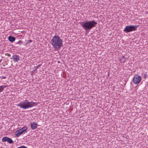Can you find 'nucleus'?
Masks as SVG:
<instances>
[{
  "label": "nucleus",
  "mask_w": 148,
  "mask_h": 148,
  "mask_svg": "<svg viewBox=\"0 0 148 148\" xmlns=\"http://www.w3.org/2000/svg\"><path fill=\"white\" fill-rule=\"evenodd\" d=\"M28 42H27V43H26V44H27L28 43H30L32 42V40H28Z\"/></svg>",
  "instance_id": "2eb2a0df"
},
{
  "label": "nucleus",
  "mask_w": 148,
  "mask_h": 148,
  "mask_svg": "<svg viewBox=\"0 0 148 148\" xmlns=\"http://www.w3.org/2000/svg\"><path fill=\"white\" fill-rule=\"evenodd\" d=\"M15 134L16 136L19 137L22 134V133L19 130L15 132Z\"/></svg>",
  "instance_id": "1a4fd4ad"
},
{
  "label": "nucleus",
  "mask_w": 148,
  "mask_h": 148,
  "mask_svg": "<svg viewBox=\"0 0 148 148\" xmlns=\"http://www.w3.org/2000/svg\"><path fill=\"white\" fill-rule=\"evenodd\" d=\"M51 44L56 50L59 49L63 46L62 40L58 36H54L51 40Z\"/></svg>",
  "instance_id": "f03ea898"
},
{
  "label": "nucleus",
  "mask_w": 148,
  "mask_h": 148,
  "mask_svg": "<svg viewBox=\"0 0 148 148\" xmlns=\"http://www.w3.org/2000/svg\"><path fill=\"white\" fill-rule=\"evenodd\" d=\"M8 38L9 41L11 42H13L15 40V38L14 37L11 36H9Z\"/></svg>",
  "instance_id": "9d476101"
},
{
  "label": "nucleus",
  "mask_w": 148,
  "mask_h": 148,
  "mask_svg": "<svg viewBox=\"0 0 148 148\" xmlns=\"http://www.w3.org/2000/svg\"><path fill=\"white\" fill-rule=\"evenodd\" d=\"M2 141L3 142L7 141L10 144L12 143L13 142L11 138L7 137H5L3 138L2 139Z\"/></svg>",
  "instance_id": "423d86ee"
},
{
  "label": "nucleus",
  "mask_w": 148,
  "mask_h": 148,
  "mask_svg": "<svg viewBox=\"0 0 148 148\" xmlns=\"http://www.w3.org/2000/svg\"><path fill=\"white\" fill-rule=\"evenodd\" d=\"M2 59H1V60H0V63H1V62L2 61Z\"/></svg>",
  "instance_id": "a211bd4d"
},
{
  "label": "nucleus",
  "mask_w": 148,
  "mask_h": 148,
  "mask_svg": "<svg viewBox=\"0 0 148 148\" xmlns=\"http://www.w3.org/2000/svg\"><path fill=\"white\" fill-rule=\"evenodd\" d=\"M121 62L123 63H124L126 60V59L124 57V56H123L120 59Z\"/></svg>",
  "instance_id": "f8f14e48"
},
{
  "label": "nucleus",
  "mask_w": 148,
  "mask_h": 148,
  "mask_svg": "<svg viewBox=\"0 0 148 148\" xmlns=\"http://www.w3.org/2000/svg\"><path fill=\"white\" fill-rule=\"evenodd\" d=\"M1 78L2 79H5L6 78V77L3 76H1Z\"/></svg>",
  "instance_id": "f3484780"
},
{
  "label": "nucleus",
  "mask_w": 148,
  "mask_h": 148,
  "mask_svg": "<svg viewBox=\"0 0 148 148\" xmlns=\"http://www.w3.org/2000/svg\"><path fill=\"white\" fill-rule=\"evenodd\" d=\"M141 79V77L138 75H136L134 76L133 81L135 84H137L140 83Z\"/></svg>",
  "instance_id": "39448f33"
},
{
  "label": "nucleus",
  "mask_w": 148,
  "mask_h": 148,
  "mask_svg": "<svg viewBox=\"0 0 148 148\" xmlns=\"http://www.w3.org/2000/svg\"><path fill=\"white\" fill-rule=\"evenodd\" d=\"M27 129V127L25 126L22 127L21 129H20V130L23 133L25 132Z\"/></svg>",
  "instance_id": "9b49d317"
},
{
  "label": "nucleus",
  "mask_w": 148,
  "mask_h": 148,
  "mask_svg": "<svg viewBox=\"0 0 148 148\" xmlns=\"http://www.w3.org/2000/svg\"><path fill=\"white\" fill-rule=\"evenodd\" d=\"M23 43V42L20 40L18 41V42H17V44H22Z\"/></svg>",
  "instance_id": "4468645a"
},
{
  "label": "nucleus",
  "mask_w": 148,
  "mask_h": 148,
  "mask_svg": "<svg viewBox=\"0 0 148 148\" xmlns=\"http://www.w3.org/2000/svg\"><path fill=\"white\" fill-rule=\"evenodd\" d=\"M137 28V26H127L124 29V31L126 32H130L132 31H134Z\"/></svg>",
  "instance_id": "20e7f679"
},
{
  "label": "nucleus",
  "mask_w": 148,
  "mask_h": 148,
  "mask_svg": "<svg viewBox=\"0 0 148 148\" xmlns=\"http://www.w3.org/2000/svg\"><path fill=\"white\" fill-rule=\"evenodd\" d=\"M31 128L32 129H35L37 128V124L35 122H33L31 123Z\"/></svg>",
  "instance_id": "6e6552de"
},
{
  "label": "nucleus",
  "mask_w": 148,
  "mask_h": 148,
  "mask_svg": "<svg viewBox=\"0 0 148 148\" xmlns=\"http://www.w3.org/2000/svg\"><path fill=\"white\" fill-rule=\"evenodd\" d=\"M40 65H38L37 66H36V69H38V68L39 67V66H40Z\"/></svg>",
  "instance_id": "dca6fc26"
},
{
  "label": "nucleus",
  "mask_w": 148,
  "mask_h": 148,
  "mask_svg": "<svg viewBox=\"0 0 148 148\" xmlns=\"http://www.w3.org/2000/svg\"><path fill=\"white\" fill-rule=\"evenodd\" d=\"M12 57L14 62H18L20 60L19 57L17 55H14Z\"/></svg>",
  "instance_id": "0eeeda50"
},
{
  "label": "nucleus",
  "mask_w": 148,
  "mask_h": 148,
  "mask_svg": "<svg viewBox=\"0 0 148 148\" xmlns=\"http://www.w3.org/2000/svg\"><path fill=\"white\" fill-rule=\"evenodd\" d=\"M97 24L94 21H87L84 22H80L79 24L86 32H88L93 27H95Z\"/></svg>",
  "instance_id": "f257e3e1"
},
{
  "label": "nucleus",
  "mask_w": 148,
  "mask_h": 148,
  "mask_svg": "<svg viewBox=\"0 0 148 148\" xmlns=\"http://www.w3.org/2000/svg\"><path fill=\"white\" fill-rule=\"evenodd\" d=\"M5 86L4 85L0 86V93L2 92L4 88H5Z\"/></svg>",
  "instance_id": "ddd939ff"
},
{
  "label": "nucleus",
  "mask_w": 148,
  "mask_h": 148,
  "mask_svg": "<svg viewBox=\"0 0 148 148\" xmlns=\"http://www.w3.org/2000/svg\"><path fill=\"white\" fill-rule=\"evenodd\" d=\"M37 105L36 103L33 101H29L27 100H25L24 101H23L20 103H18L17 106H19L21 108L24 109H26L29 108H31L34 107V106Z\"/></svg>",
  "instance_id": "7ed1b4c3"
}]
</instances>
